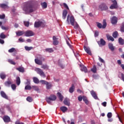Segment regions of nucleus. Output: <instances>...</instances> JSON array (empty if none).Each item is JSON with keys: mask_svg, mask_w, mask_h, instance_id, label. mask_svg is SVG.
Returning <instances> with one entry per match:
<instances>
[{"mask_svg": "<svg viewBox=\"0 0 124 124\" xmlns=\"http://www.w3.org/2000/svg\"><path fill=\"white\" fill-rule=\"evenodd\" d=\"M22 9L26 14H28V13H31V12H33V11L35 10V8L31 2H27L23 3Z\"/></svg>", "mask_w": 124, "mask_h": 124, "instance_id": "nucleus-1", "label": "nucleus"}, {"mask_svg": "<svg viewBox=\"0 0 124 124\" xmlns=\"http://www.w3.org/2000/svg\"><path fill=\"white\" fill-rule=\"evenodd\" d=\"M67 22L68 24L71 23V25H72V26H74V23H75L74 17H73V16H71L70 17V15H68L67 18Z\"/></svg>", "mask_w": 124, "mask_h": 124, "instance_id": "nucleus-2", "label": "nucleus"}, {"mask_svg": "<svg viewBox=\"0 0 124 124\" xmlns=\"http://www.w3.org/2000/svg\"><path fill=\"white\" fill-rule=\"evenodd\" d=\"M57 99V96L55 95H51L50 97L46 98V101L47 103H51V101H54V100H56Z\"/></svg>", "mask_w": 124, "mask_h": 124, "instance_id": "nucleus-3", "label": "nucleus"}, {"mask_svg": "<svg viewBox=\"0 0 124 124\" xmlns=\"http://www.w3.org/2000/svg\"><path fill=\"white\" fill-rule=\"evenodd\" d=\"M39 59L41 60H39L38 59H35V62L36 63V64L42 65V61L44 62V61H45V59L42 57V56H40Z\"/></svg>", "mask_w": 124, "mask_h": 124, "instance_id": "nucleus-4", "label": "nucleus"}, {"mask_svg": "<svg viewBox=\"0 0 124 124\" xmlns=\"http://www.w3.org/2000/svg\"><path fill=\"white\" fill-rule=\"evenodd\" d=\"M97 26L98 28H99V29H101V28H102V29H105V28H106V26H107V23H106V19L103 20V26H102V24L99 23H97Z\"/></svg>", "mask_w": 124, "mask_h": 124, "instance_id": "nucleus-5", "label": "nucleus"}, {"mask_svg": "<svg viewBox=\"0 0 124 124\" xmlns=\"http://www.w3.org/2000/svg\"><path fill=\"white\" fill-rule=\"evenodd\" d=\"M111 2H112V4L111 5L109 8L110 9H116V8H118V3L116 0H112Z\"/></svg>", "mask_w": 124, "mask_h": 124, "instance_id": "nucleus-6", "label": "nucleus"}, {"mask_svg": "<svg viewBox=\"0 0 124 124\" xmlns=\"http://www.w3.org/2000/svg\"><path fill=\"white\" fill-rule=\"evenodd\" d=\"M35 71H36V72H37V73L39 74L41 77L45 78V74H44V72H43V71L41 70V69L37 68L35 69Z\"/></svg>", "mask_w": 124, "mask_h": 124, "instance_id": "nucleus-7", "label": "nucleus"}, {"mask_svg": "<svg viewBox=\"0 0 124 124\" xmlns=\"http://www.w3.org/2000/svg\"><path fill=\"white\" fill-rule=\"evenodd\" d=\"M45 25L44 23L41 21L35 22L34 24L35 28H39V27H44Z\"/></svg>", "mask_w": 124, "mask_h": 124, "instance_id": "nucleus-8", "label": "nucleus"}, {"mask_svg": "<svg viewBox=\"0 0 124 124\" xmlns=\"http://www.w3.org/2000/svg\"><path fill=\"white\" fill-rule=\"evenodd\" d=\"M24 33L25 36H32L34 35V33L31 31H26Z\"/></svg>", "mask_w": 124, "mask_h": 124, "instance_id": "nucleus-9", "label": "nucleus"}, {"mask_svg": "<svg viewBox=\"0 0 124 124\" xmlns=\"http://www.w3.org/2000/svg\"><path fill=\"white\" fill-rule=\"evenodd\" d=\"M111 22L112 25H115V24H117V23H118V18L115 16H113L111 18Z\"/></svg>", "mask_w": 124, "mask_h": 124, "instance_id": "nucleus-10", "label": "nucleus"}, {"mask_svg": "<svg viewBox=\"0 0 124 124\" xmlns=\"http://www.w3.org/2000/svg\"><path fill=\"white\" fill-rule=\"evenodd\" d=\"M85 52L87 53L90 56L92 55V52H91V49H90V47L89 46H84L83 47Z\"/></svg>", "mask_w": 124, "mask_h": 124, "instance_id": "nucleus-11", "label": "nucleus"}, {"mask_svg": "<svg viewBox=\"0 0 124 124\" xmlns=\"http://www.w3.org/2000/svg\"><path fill=\"white\" fill-rule=\"evenodd\" d=\"M98 43L100 46H105L106 44V42L103 40V39H101L100 41L98 42Z\"/></svg>", "mask_w": 124, "mask_h": 124, "instance_id": "nucleus-12", "label": "nucleus"}, {"mask_svg": "<svg viewBox=\"0 0 124 124\" xmlns=\"http://www.w3.org/2000/svg\"><path fill=\"white\" fill-rule=\"evenodd\" d=\"M99 8H100L101 10H107L108 9V7L105 4H101L99 6Z\"/></svg>", "mask_w": 124, "mask_h": 124, "instance_id": "nucleus-13", "label": "nucleus"}, {"mask_svg": "<svg viewBox=\"0 0 124 124\" xmlns=\"http://www.w3.org/2000/svg\"><path fill=\"white\" fill-rule=\"evenodd\" d=\"M3 120L5 123H9L10 122V117L8 116H5L3 117Z\"/></svg>", "mask_w": 124, "mask_h": 124, "instance_id": "nucleus-14", "label": "nucleus"}, {"mask_svg": "<svg viewBox=\"0 0 124 124\" xmlns=\"http://www.w3.org/2000/svg\"><path fill=\"white\" fill-rule=\"evenodd\" d=\"M91 95H92L93 97L94 98V99H97V95H96V93L94 92L93 90L91 91Z\"/></svg>", "mask_w": 124, "mask_h": 124, "instance_id": "nucleus-15", "label": "nucleus"}, {"mask_svg": "<svg viewBox=\"0 0 124 124\" xmlns=\"http://www.w3.org/2000/svg\"><path fill=\"white\" fill-rule=\"evenodd\" d=\"M80 67V70L81 71H84V72H85V73H87V72H88V69H87V67H86V66L82 65H81Z\"/></svg>", "mask_w": 124, "mask_h": 124, "instance_id": "nucleus-16", "label": "nucleus"}, {"mask_svg": "<svg viewBox=\"0 0 124 124\" xmlns=\"http://www.w3.org/2000/svg\"><path fill=\"white\" fill-rule=\"evenodd\" d=\"M64 104L65 105H67V106H69L70 105V103L69 102V100L67 98H65L64 101H63Z\"/></svg>", "mask_w": 124, "mask_h": 124, "instance_id": "nucleus-17", "label": "nucleus"}, {"mask_svg": "<svg viewBox=\"0 0 124 124\" xmlns=\"http://www.w3.org/2000/svg\"><path fill=\"white\" fill-rule=\"evenodd\" d=\"M74 90H75V86H74V84H72V86L70 88L69 90V92L71 93H72L74 92Z\"/></svg>", "mask_w": 124, "mask_h": 124, "instance_id": "nucleus-18", "label": "nucleus"}, {"mask_svg": "<svg viewBox=\"0 0 124 124\" xmlns=\"http://www.w3.org/2000/svg\"><path fill=\"white\" fill-rule=\"evenodd\" d=\"M107 38L108 40H110L111 41H114V38L109 35L108 34H106Z\"/></svg>", "mask_w": 124, "mask_h": 124, "instance_id": "nucleus-19", "label": "nucleus"}, {"mask_svg": "<svg viewBox=\"0 0 124 124\" xmlns=\"http://www.w3.org/2000/svg\"><path fill=\"white\" fill-rule=\"evenodd\" d=\"M16 35L17 36H21V35H23L25 33V32L23 31H18L16 32Z\"/></svg>", "mask_w": 124, "mask_h": 124, "instance_id": "nucleus-20", "label": "nucleus"}, {"mask_svg": "<svg viewBox=\"0 0 124 124\" xmlns=\"http://www.w3.org/2000/svg\"><path fill=\"white\" fill-rule=\"evenodd\" d=\"M0 94L2 97L5 98V99H7V98H8V97H7V95H6V94H5L3 91H1Z\"/></svg>", "mask_w": 124, "mask_h": 124, "instance_id": "nucleus-21", "label": "nucleus"}, {"mask_svg": "<svg viewBox=\"0 0 124 124\" xmlns=\"http://www.w3.org/2000/svg\"><path fill=\"white\" fill-rule=\"evenodd\" d=\"M67 15V11H66V10H64L63 11L62 18L64 19H65V18H66Z\"/></svg>", "mask_w": 124, "mask_h": 124, "instance_id": "nucleus-22", "label": "nucleus"}, {"mask_svg": "<svg viewBox=\"0 0 124 124\" xmlns=\"http://www.w3.org/2000/svg\"><path fill=\"white\" fill-rule=\"evenodd\" d=\"M108 48L111 50V51H114L115 50V47L113 46V44H108Z\"/></svg>", "mask_w": 124, "mask_h": 124, "instance_id": "nucleus-23", "label": "nucleus"}, {"mask_svg": "<svg viewBox=\"0 0 124 124\" xmlns=\"http://www.w3.org/2000/svg\"><path fill=\"white\" fill-rule=\"evenodd\" d=\"M57 94H58V96L59 99L61 100V101H62V100H63V96H62V94L59 92L57 93Z\"/></svg>", "mask_w": 124, "mask_h": 124, "instance_id": "nucleus-24", "label": "nucleus"}, {"mask_svg": "<svg viewBox=\"0 0 124 124\" xmlns=\"http://www.w3.org/2000/svg\"><path fill=\"white\" fill-rule=\"evenodd\" d=\"M1 8H2L3 9H8V6L5 4H1L0 5Z\"/></svg>", "mask_w": 124, "mask_h": 124, "instance_id": "nucleus-25", "label": "nucleus"}, {"mask_svg": "<svg viewBox=\"0 0 124 124\" xmlns=\"http://www.w3.org/2000/svg\"><path fill=\"white\" fill-rule=\"evenodd\" d=\"M118 41H119V44H120V45H124V39H123L122 38H119Z\"/></svg>", "mask_w": 124, "mask_h": 124, "instance_id": "nucleus-26", "label": "nucleus"}, {"mask_svg": "<svg viewBox=\"0 0 124 124\" xmlns=\"http://www.w3.org/2000/svg\"><path fill=\"white\" fill-rule=\"evenodd\" d=\"M27 84L28 85L25 86V90H31V87L30 85V82L28 81L27 83H26V85H27Z\"/></svg>", "mask_w": 124, "mask_h": 124, "instance_id": "nucleus-27", "label": "nucleus"}, {"mask_svg": "<svg viewBox=\"0 0 124 124\" xmlns=\"http://www.w3.org/2000/svg\"><path fill=\"white\" fill-rule=\"evenodd\" d=\"M41 5H42V8H47V3L46 2L41 3Z\"/></svg>", "mask_w": 124, "mask_h": 124, "instance_id": "nucleus-28", "label": "nucleus"}, {"mask_svg": "<svg viewBox=\"0 0 124 124\" xmlns=\"http://www.w3.org/2000/svg\"><path fill=\"white\" fill-rule=\"evenodd\" d=\"M61 111H62V112H63V113H64V112H66V111H67V108H66V107H62L60 108Z\"/></svg>", "mask_w": 124, "mask_h": 124, "instance_id": "nucleus-29", "label": "nucleus"}, {"mask_svg": "<svg viewBox=\"0 0 124 124\" xmlns=\"http://www.w3.org/2000/svg\"><path fill=\"white\" fill-rule=\"evenodd\" d=\"M33 80L34 83H35V84L39 83V79H38V78H37L36 77L33 78Z\"/></svg>", "mask_w": 124, "mask_h": 124, "instance_id": "nucleus-30", "label": "nucleus"}, {"mask_svg": "<svg viewBox=\"0 0 124 124\" xmlns=\"http://www.w3.org/2000/svg\"><path fill=\"white\" fill-rule=\"evenodd\" d=\"M45 51L46 52H48V53H52V52H54V50L52 48H46Z\"/></svg>", "mask_w": 124, "mask_h": 124, "instance_id": "nucleus-31", "label": "nucleus"}, {"mask_svg": "<svg viewBox=\"0 0 124 124\" xmlns=\"http://www.w3.org/2000/svg\"><path fill=\"white\" fill-rule=\"evenodd\" d=\"M11 84H12V80H11V81H8L5 82V85L7 87H9V86H10V85H11Z\"/></svg>", "mask_w": 124, "mask_h": 124, "instance_id": "nucleus-32", "label": "nucleus"}, {"mask_svg": "<svg viewBox=\"0 0 124 124\" xmlns=\"http://www.w3.org/2000/svg\"><path fill=\"white\" fill-rule=\"evenodd\" d=\"M0 77L1 79H5L6 76H5V74H4V73H1L0 74Z\"/></svg>", "mask_w": 124, "mask_h": 124, "instance_id": "nucleus-33", "label": "nucleus"}, {"mask_svg": "<svg viewBox=\"0 0 124 124\" xmlns=\"http://www.w3.org/2000/svg\"><path fill=\"white\" fill-rule=\"evenodd\" d=\"M16 84H17V86H19V85H20V84L21 83V79H20L19 77L16 78Z\"/></svg>", "mask_w": 124, "mask_h": 124, "instance_id": "nucleus-34", "label": "nucleus"}, {"mask_svg": "<svg viewBox=\"0 0 124 124\" xmlns=\"http://www.w3.org/2000/svg\"><path fill=\"white\" fill-rule=\"evenodd\" d=\"M46 86L47 90H49V89H51V88H52L53 85H52L51 83H49L47 82V83L46 84Z\"/></svg>", "mask_w": 124, "mask_h": 124, "instance_id": "nucleus-35", "label": "nucleus"}, {"mask_svg": "<svg viewBox=\"0 0 124 124\" xmlns=\"http://www.w3.org/2000/svg\"><path fill=\"white\" fill-rule=\"evenodd\" d=\"M32 48H33L32 46H30V47L27 46H25V50H26V51H31V50L32 49Z\"/></svg>", "mask_w": 124, "mask_h": 124, "instance_id": "nucleus-36", "label": "nucleus"}, {"mask_svg": "<svg viewBox=\"0 0 124 124\" xmlns=\"http://www.w3.org/2000/svg\"><path fill=\"white\" fill-rule=\"evenodd\" d=\"M91 71L93 72V73H95L96 72V67L95 65L93 66L92 69H91Z\"/></svg>", "mask_w": 124, "mask_h": 124, "instance_id": "nucleus-37", "label": "nucleus"}, {"mask_svg": "<svg viewBox=\"0 0 124 124\" xmlns=\"http://www.w3.org/2000/svg\"><path fill=\"white\" fill-rule=\"evenodd\" d=\"M118 32L117 31H115L113 32V34H112V36L114 38H117V37L118 36Z\"/></svg>", "mask_w": 124, "mask_h": 124, "instance_id": "nucleus-38", "label": "nucleus"}, {"mask_svg": "<svg viewBox=\"0 0 124 124\" xmlns=\"http://www.w3.org/2000/svg\"><path fill=\"white\" fill-rule=\"evenodd\" d=\"M16 69L17 70H18V71H19L20 72H24V71H25L24 68L23 67L17 68Z\"/></svg>", "mask_w": 124, "mask_h": 124, "instance_id": "nucleus-39", "label": "nucleus"}, {"mask_svg": "<svg viewBox=\"0 0 124 124\" xmlns=\"http://www.w3.org/2000/svg\"><path fill=\"white\" fill-rule=\"evenodd\" d=\"M0 38L4 39L5 38V37H6V36L4 34V33H3V32H2L0 34Z\"/></svg>", "mask_w": 124, "mask_h": 124, "instance_id": "nucleus-40", "label": "nucleus"}, {"mask_svg": "<svg viewBox=\"0 0 124 124\" xmlns=\"http://www.w3.org/2000/svg\"><path fill=\"white\" fill-rule=\"evenodd\" d=\"M47 82L46 81L41 80L40 81V83H41V84H43V85H46L47 84Z\"/></svg>", "mask_w": 124, "mask_h": 124, "instance_id": "nucleus-41", "label": "nucleus"}, {"mask_svg": "<svg viewBox=\"0 0 124 124\" xmlns=\"http://www.w3.org/2000/svg\"><path fill=\"white\" fill-rule=\"evenodd\" d=\"M8 61L9 62H10V63H11V64L15 65L16 64L15 62H14V61H13V60H12L9 59Z\"/></svg>", "mask_w": 124, "mask_h": 124, "instance_id": "nucleus-42", "label": "nucleus"}, {"mask_svg": "<svg viewBox=\"0 0 124 124\" xmlns=\"http://www.w3.org/2000/svg\"><path fill=\"white\" fill-rule=\"evenodd\" d=\"M26 99L29 102H31V101H32V98L30 96L28 97Z\"/></svg>", "mask_w": 124, "mask_h": 124, "instance_id": "nucleus-43", "label": "nucleus"}, {"mask_svg": "<svg viewBox=\"0 0 124 124\" xmlns=\"http://www.w3.org/2000/svg\"><path fill=\"white\" fill-rule=\"evenodd\" d=\"M11 88L13 91H15L16 90V85L13 84L11 85Z\"/></svg>", "mask_w": 124, "mask_h": 124, "instance_id": "nucleus-44", "label": "nucleus"}, {"mask_svg": "<svg viewBox=\"0 0 124 124\" xmlns=\"http://www.w3.org/2000/svg\"><path fill=\"white\" fill-rule=\"evenodd\" d=\"M112 113L111 112H108L107 114V117L108 119H111L112 118Z\"/></svg>", "mask_w": 124, "mask_h": 124, "instance_id": "nucleus-45", "label": "nucleus"}, {"mask_svg": "<svg viewBox=\"0 0 124 124\" xmlns=\"http://www.w3.org/2000/svg\"><path fill=\"white\" fill-rule=\"evenodd\" d=\"M15 51V48H12L8 50L9 53H13Z\"/></svg>", "mask_w": 124, "mask_h": 124, "instance_id": "nucleus-46", "label": "nucleus"}, {"mask_svg": "<svg viewBox=\"0 0 124 124\" xmlns=\"http://www.w3.org/2000/svg\"><path fill=\"white\" fill-rule=\"evenodd\" d=\"M41 67L44 69H48V67L47 66V65H43Z\"/></svg>", "mask_w": 124, "mask_h": 124, "instance_id": "nucleus-47", "label": "nucleus"}, {"mask_svg": "<svg viewBox=\"0 0 124 124\" xmlns=\"http://www.w3.org/2000/svg\"><path fill=\"white\" fill-rule=\"evenodd\" d=\"M24 24L26 27H29L30 26V23L29 22L24 21Z\"/></svg>", "mask_w": 124, "mask_h": 124, "instance_id": "nucleus-48", "label": "nucleus"}, {"mask_svg": "<svg viewBox=\"0 0 124 124\" xmlns=\"http://www.w3.org/2000/svg\"><path fill=\"white\" fill-rule=\"evenodd\" d=\"M58 44H59L58 40H56L53 41V45H58Z\"/></svg>", "mask_w": 124, "mask_h": 124, "instance_id": "nucleus-49", "label": "nucleus"}, {"mask_svg": "<svg viewBox=\"0 0 124 124\" xmlns=\"http://www.w3.org/2000/svg\"><path fill=\"white\" fill-rule=\"evenodd\" d=\"M63 5H64V7H65V8H66V9H69V8H68V6L67 5V4H66V3H63Z\"/></svg>", "mask_w": 124, "mask_h": 124, "instance_id": "nucleus-50", "label": "nucleus"}, {"mask_svg": "<svg viewBox=\"0 0 124 124\" xmlns=\"http://www.w3.org/2000/svg\"><path fill=\"white\" fill-rule=\"evenodd\" d=\"M102 105L103 106H104V107H106L107 105V102H104L102 103Z\"/></svg>", "mask_w": 124, "mask_h": 124, "instance_id": "nucleus-51", "label": "nucleus"}, {"mask_svg": "<svg viewBox=\"0 0 124 124\" xmlns=\"http://www.w3.org/2000/svg\"><path fill=\"white\" fill-rule=\"evenodd\" d=\"M99 34V32L98 31H95L94 32V37H96V36H97Z\"/></svg>", "mask_w": 124, "mask_h": 124, "instance_id": "nucleus-52", "label": "nucleus"}, {"mask_svg": "<svg viewBox=\"0 0 124 124\" xmlns=\"http://www.w3.org/2000/svg\"><path fill=\"white\" fill-rule=\"evenodd\" d=\"M33 89H34V90H35V91H38V87L37 86H34L32 87Z\"/></svg>", "mask_w": 124, "mask_h": 124, "instance_id": "nucleus-53", "label": "nucleus"}, {"mask_svg": "<svg viewBox=\"0 0 124 124\" xmlns=\"http://www.w3.org/2000/svg\"><path fill=\"white\" fill-rule=\"evenodd\" d=\"M5 18V15L4 14L0 15V19H4Z\"/></svg>", "mask_w": 124, "mask_h": 124, "instance_id": "nucleus-54", "label": "nucleus"}, {"mask_svg": "<svg viewBox=\"0 0 124 124\" xmlns=\"http://www.w3.org/2000/svg\"><path fill=\"white\" fill-rule=\"evenodd\" d=\"M83 99V98L82 97V96H79L78 97V100L79 101H82V100Z\"/></svg>", "mask_w": 124, "mask_h": 124, "instance_id": "nucleus-55", "label": "nucleus"}, {"mask_svg": "<svg viewBox=\"0 0 124 124\" xmlns=\"http://www.w3.org/2000/svg\"><path fill=\"white\" fill-rule=\"evenodd\" d=\"M1 28L2 30H4L5 31L8 30V29L7 27H5L3 26H2Z\"/></svg>", "mask_w": 124, "mask_h": 124, "instance_id": "nucleus-56", "label": "nucleus"}, {"mask_svg": "<svg viewBox=\"0 0 124 124\" xmlns=\"http://www.w3.org/2000/svg\"><path fill=\"white\" fill-rule=\"evenodd\" d=\"M121 31L122 32H124V26H123L121 27V29H120Z\"/></svg>", "mask_w": 124, "mask_h": 124, "instance_id": "nucleus-57", "label": "nucleus"}, {"mask_svg": "<svg viewBox=\"0 0 124 124\" xmlns=\"http://www.w3.org/2000/svg\"><path fill=\"white\" fill-rule=\"evenodd\" d=\"M79 28V25H78V24L76 23V25L74 26V28L77 29H78Z\"/></svg>", "mask_w": 124, "mask_h": 124, "instance_id": "nucleus-58", "label": "nucleus"}, {"mask_svg": "<svg viewBox=\"0 0 124 124\" xmlns=\"http://www.w3.org/2000/svg\"><path fill=\"white\" fill-rule=\"evenodd\" d=\"M99 60L100 61V62H104V60L100 57L99 58Z\"/></svg>", "mask_w": 124, "mask_h": 124, "instance_id": "nucleus-59", "label": "nucleus"}, {"mask_svg": "<svg viewBox=\"0 0 124 124\" xmlns=\"http://www.w3.org/2000/svg\"><path fill=\"white\" fill-rule=\"evenodd\" d=\"M0 43L1 44H3L4 43V41L1 39H0Z\"/></svg>", "mask_w": 124, "mask_h": 124, "instance_id": "nucleus-60", "label": "nucleus"}, {"mask_svg": "<svg viewBox=\"0 0 124 124\" xmlns=\"http://www.w3.org/2000/svg\"><path fill=\"white\" fill-rule=\"evenodd\" d=\"M18 40H19V41H20V42H24V40H23V39L22 38H20Z\"/></svg>", "mask_w": 124, "mask_h": 124, "instance_id": "nucleus-61", "label": "nucleus"}, {"mask_svg": "<svg viewBox=\"0 0 124 124\" xmlns=\"http://www.w3.org/2000/svg\"><path fill=\"white\" fill-rule=\"evenodd\" d=\"M74 54H75V57H76V58H78V57H79L80 56L78 53H74Z\"/></svg>", "mask_w": 124, "mask_h": 124, "instance_id": "nucleus-62", "label": "nucleus"}, {"mask_svg": "<svg viewBox=\"0 0 124 124\" xmlns=\"http://www.w3.org/2000/svg\"><path fill=\"white\" fill-rule=\"evenodd\" d=\"M121 67H122V69H123V70L124 71V64H122L121 65Z\"/></svg>", "mask_w": 124, "mask_h": 124, "instance_id": "nucleus-63", "label": "nucleus"}, {"mask_svg": "<svg viewBox=\"0 0 124 124\" xmlns=\"http://www.w3.org/2000/svg\"><path fill=\"white\" fill-rule=\"evenodd\" d=\"M117 63H118V64H121V63H122V62H121V60H118Z\"/></svg>", "mask_w": 124, "mask_h": 124, "instance_id": "nucleus-64", "label": "nucleus"}]
</instances>
